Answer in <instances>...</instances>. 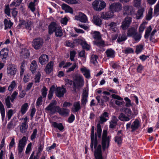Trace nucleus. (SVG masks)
<instances>
[{
	"label": "nucleus",
	"instance_id": "f257e3e1",
	"mask_svg": "<svg viewBox=\"0 0 159 159\" xmlns=\"http://www.w3.org/2000/svg\"><path fill=\"white\" fill-rule=\"evenodd\" d=\"M65 82L66 84H69L70 85L73 84L71 89L73 93H77L78 90H79L80 88L83 86L84 83V79L80 76L76 77L74 81L70 79H66Z\"/></svg>",
	"mask_w": 159,
	"mask_h": 159
},
{
	"label": "nucleus",
	"instance_id": "f03ea898",
	"mask_svg": "<svg viewBox=\"0 0 159 159\" xmlns=\"http://www.w3.org/2000/svg\"><path fill=\"white\" fill-rule=\"evenodd\" d=\"M61 27L55 22H51L48 26V33L50 35L54 32L56 37H61L63 35Z\"/></svg>",
	"mask_w": 159,
	"mask_h": 159
},
{
	"label": "nucleus",
	"instance_id": "7ed1b4c3",
	"mask_svg": "<svg viewBox=\"0 0 159 159\" xmlns=\"http://www.w3.org/2000/svg\"><path fill=\"white\" fill-rule=\"evenodd\" d=\"M107 130H104L103 131L102 141V145L103 151H105L106 148H108L109 146L110 138L109 136L107 137Z\"/></svg>",
	"mask_w": 159,
	"mask_h": 159
},
{
	"label": "nucleus",
	"instance_id": "20e7f679",
	"mask_svg": "<svg viewBox=\"0 0 159 159\" xmlns=\"http://www.w3.org/2000/svg\"><path fill=\"white\" fill-rule=\"evenodd\" d=\"M93 9L97 11H100L106 7V3L103 0H96L92 3Z\"/></svg>",
	"mask_w": 159,
	"mask_h": 159
},
{
	"label": "nucleus",
	"instance_id": "39448f33",
	"mask_svg": "<svg viewBox=\"0 0 159 159\" xmlns=\"http://www.w3.org/2000/svg\"><path fill=\"white\" fill-rule=\"evenodd\" d=\"M57 104V102L56 100H52L45 108V110L49 111L52 114H54L56 112H58L59 107L56 106Z\"/></svg>",
	"mask_w": 159,
	"mask_h": 159
},
{
	"label": "nucleus",
	"instance_id": "423d86ee",
	"mask_svg": "<svg viewBox=\"0 0 159 159\" xmlns=\"http://www.w3.org/2000/svg\"><path fill=\"white\" fill-rule=\"evenodd\" d=\"M132 21V18L127 16L122 21L120 28L124 30H126L129 26Z\"/></svg>",
	"mask_w": 159,
	"mask_h": 159
},
{
	"label": "nucleus",
	"instance_id": "0eeeda50",
	"mask_svg": "<svg viewBox=\"0 0 159 159\" xmlns=\"http://www.w3.org/2000/svg\"><path fill=\"white\" fill-rule=\"evenodd\" d=\"M27 139L26 137L24 136L19 141L18 146V153L21 154L26 144Z\"/></svg>",
	"mask_w": 159,
	"mask_h": 159
},
{
	"label": "nucleus",
	"instance_id": "6e6552de",
	"mask_svg": "<svg viewBox=\"0 0 159 159\" xmlns=\"http://www.w3.org/2000/svg\"><path fill=\"white\" fill-rule=\"evenodd\" d=\"M17 69L16 66L14 64H10L7 68V73L10 76H14L16 73Z\"/></svg>",
	"mask_w": 159,
	"mask_h": 159
},
{
	"label": "nucleus",
	"instance_id": "1a4fd4ad",
	"mask_svg": "<svg viewBox=\"0 0 159 159\" xmlns=\"http://www.w3.org/2000/svg\"><path fill=\"white\" fill-rule=\"evenodd\" d=\"M122 8L121 5L119 2L113 3L110 5L109 10L114 13L115 12H117L120 10Z\"/></svg>",
	"mask_w": 159,
	"mask_h": 159
},
{
	"label": "nucleus",
	"instance_id": "9d476101",
	"mask_svg": "<svg viewBox=\"0 0 159 159\" xmlns=\"http://www.w3.org/2000/svg\"><path fill=\"white\" fill-rule=\"evenodd\" d=\"M43 43V42L42 39L36 38L33 41L32 45L35 49H39L42 46Z\"/></svg>",
	"mask_w": 159,
	"mask_h": 159
},
{
	"label": "nucleus",
	"instance_id": "9b49d317",
	"mask_svg": "<svg viewBox=\"0 0 159 159\" xmlns=\"http://www.w3.org/2000/svg\"><path fill=\"white\" fill-rule=\"evenodd\" d=\"M94 154L95 159H103L102 155L101 146L100 144L98 145L94 152Z\"/></svg>",
	"mask_w": 159,
	"mask_h": 159
},
{
	"label": "nucleus",
	"instance_id": "f8f14e48",
	"mask_svg": "<svg viewBox=\"0 0 159 159\" xmlns=\"http://www.w3.org/2000/svg\"><path fill=\"white\" fill-rule=\"evenodd\" d=\"M9 51L7 48L2 49L0 52V56L4 62H6V61L8 57Z\"/></svg>",
	"mask_w": 159,
	"mask_h": 159
},
{
	"label": "nucleus",
	"instance_id": "ddd939ff",
	"mask_svg": "<svg viewBox=\"0 0 159 159\" xmlns=\"http://www.w3.org/2000/svg\"><path fill=\"white\" fill-rule=\"evenodd\" d=\"M114 13L110 10L107 12H103L101 14V17L104 20H108L113 17Z\"/></svg>",
	"mask_w": 159,
	"mask_h": 159
},
{
	"label": "nucleus",
	"instance_id": "4468645a",
	"mask_svg": "<svg viewBox=\"0 0 159 159\" xmlns=\"http://www.w3.org/2000/svg\"><path fill=\"white\" fill-rule=\"evenodd\" d=\"M66 92V88L63 87L57 88L56 90V96L59 98L63 97L64 94Z\"/></svg>",
	"mask_w": 159,
	"mask_h": 159
},
{
	"label": "nucleus",
	"instance_id": "2eb2a0df",
	"mask_svg": "<svg viewBox=\"0 0 159 159\" xmlns=\"http://www.w3.org/2000/svg\"><path fill=\"white\" fill-rule=\"evenodd\" d=\"M76 20H79L83 23H85L87 20V18L86 16L84 13L80 12L78 16L75 17Z\"/></svg>",
	"mask_w": 159,
	"mask_h": 159
},
{
	"label": "nucleus",
	"instance_id": "dca6fc26",
	"mask_svg": "<svg viewBox=\"0 0 159 159\" xmlns=\"http://www.w3.org/2000/svg\"><path fill=\"white\" fill-rule=\"evenodd\" d=\"M54 63L50 61L46 66L44 69L45 71L47 74H50L53 70Z\"/></svg>",
	"mask_w": 159,
	"mask_h": 159
},
{
	"label": "nucleus",
	"instance_id": "f3484780",
	"mask_svg": "<svg viewBox=\"0 0 159 159\" xmlns=\"http://www.w3.org/2000/svg\"><path fill=\"white\" fill-rule=\"evenodd\" d=\"M48 61V56L46 54H42L39 58V61L42 65L46 64Z\"/></svg>",
	"mask_w": 159,
	"mask_h": 159
},
{
	"label": "nucleus",
	"instance_id": "a211bd4d",
	"mask_svg": "<svg viewBox=\"0 0 159 159\" xmlns=\"http://www.w3.org/2000/svg\"><path fill=\"white\" fill-rule=\"evenodd\" d=\"M133 12V7L132 6H126L124 7V14L132 15Z\"/></svg>",
	"mask_w": 159,
	"mask_h": 159
},
{
	"label": "nucleus",
	"instance_id": "6ab92c4d",
	"mask_svg": "<svg viewBox=\"0 0 159 159\" xmlns=\"http://www.w3.org/2000/svg\"><path fill=\"white\" fill-rule=\"evenodd\" d=\"M139 126L140 122L139 120L137 119H136L131 125V128L132 129L131 131L134 132L137 129Z\"/></svg>",
	"mask_w": 159,
	"mask_h": 159
},
{
	"label": "nucleus",
	"instance_id": "aec40b11",
	"mask_svg": "<svg viewBox=\"0 0 159 159\" xmlns=\"http://www.w3.org/2000/svg\"><path fill=\"white\" fill-rule=\"evenodd\" d=\"M20 54V56L24 58L29 57L30 56V52L26 48L22 49Z\"/></svg>",
	"mask_w": 159,
	"mask_h": 159
},
{
	"label": "nucleus",
	"instance_id": "412c9836",
	"mask_svg": "<svg viewBox=\"0 0 159 159\" xmlns=\"http://www.w3.org/2000/svg\"><path fill=\"white\" fill-rule=\"evenodd\" d=\"M61 8L66 12H69L71 14L73 13L72 9L68 5L65 3L61 5Z\"/></svg>",
	"mask_w": 159,
	"mask_h": 159
},
{
	"label": "nucleus",
	"instance_id": "4be33fe9",
	"mask_svg": "<svg viewBox=\"0 0 159 159\" xmlns=\"http://www.w3.org/2000/svg\"><path fill=\"white\" fill-rule=\"evenodd\" d=\"M80 70L86 78L89 79L90 77V70H89L87 69L85 67H84L81 68Z\"/></svg>",
	"mask_w": 159,
	"mask_h": 159
},
{
	"label": "nucleus",
	"instance_id": "5701e85b",
	"mask_svg": "<svg viewBox=\"0 0 159 159\" xmlns=\"http://www.w3.org/2000/svg\"><path fill=\"white\" fill-rule=\"evenodd\" d=\"M70 110L66 108H61L59 107L58 112L61 116L66 115L69 114Z\"/></svg>",
	"mask_w": 159,
	"mask_h": 159
},
{
	"label": "nucleus",
	"instance_id": "b1692460",
	"mask_svg": "<svg viewBox=\"0 0 159 159\" xmlns=\"http://www.w3.org/2000/svg\"><path fill=\"white\" fill-rule=\"evenodd\" d=\"M136 34H137V30L134 27H131L128 30L127 35L129 37L133 36Z\"/></svg>",
	"mask_w": 159,
	"mask_h": 159
},
{
	"label": "nucleus",
	"instance_id": "393cba45",
	"mask_svg": "<svg viewBox=\"0 0 159 159\" xmlns=\"http://www.w3.org/2000/svg\"><path fill=\"white\" fill-rule=\"evenodd\" d=\"M91 144H90V147L92 151H93V145H94V148L95 149L97 148L98 146V140L97 139V134L96 133H95V138L94 139H93V144L92 145H91L92 143V141H91Z\"/></svg>",
	"mask_w": 159,
	"mask_h": 159
},
{
	"label": "nucleus",
	"instance_id": "a878e982",
	"mask_svg": "<svg viewBox=\"0 0 159 159\" xmlns=\"http://www.w3.org/2000/svg\"><path fill=\"white\" fill-rule=\"evenodd\" d=\"M93 21L94 23L97 26H100L102 24V20L98 16H93Z\"/></svg>",
	"mask_w": 159,
	"mask_h": 159
},
{
	"label": "nucleus",
	"instance_id": "bb28decb",
	"mask_svg": "<svg viewBox=\"0 0 159 159\" xmlns=\"http://www.w3.org/2000/svg\"><path fill=\"white\" fill-rule=\"evenodd\" d=\"M5 25V30H6L7 28H10L13 25V23L10 20L9 21L7 19H5L4 21Z\"/></svg>",
	"mask_w": 159,
	"mask_h": 159
},
{
	"label": "nucleus",
	"instance_id": "cd10ccee",
	"mask_svg": "<svg viewBox=\"0 0 159 159\" xmlns=\"http://www.w3.org/2000/svg\"><path fill=\"white\" fill-rule=\"evenodd\" d=\"M37 68L36 61L35 60H33L30 64V69L33 73L35 72L36 69Z\"/></svg>",
	"mask_w": 159,
	"mask_h": 159
},
{
	"label": "nucleus",
	"instance_id": "c85d7f7f",
	"mask_svg": "<svg viewBox=\"0 0 159 159\" xmlns=\"http://www.w3.org/2000/svg\"><path fill=\"white\" fill-rule=\"evenodd\" d=\"M52 125L55 128H57L60 131H62L64 127L61 123H58L53 122L52 123Z\"/></svg>",
	"mask_w": 159,
	"mask_h": 159
},
{
	"label": "nucleus",
	"instance_id": "c756f323",
	"mask_svg": "<svg viewBox=\"0 0 159 159\" xmlns=\"http://www.w3.org/2000/svg\"><path fill=\"white\" fill-rule=\"evenodd\" d=\"M73 107L74 108L72 109V111L74 112H78L81 108L79 102H75Z\"/></svg>",
	"mask_w": 159,
	"mask_h": 159
},
{
	"label": "nucleus",
	"instance_id": "7c9ffc66",
	"mask_svg": "<svg viewBox=\"0 0 159 159\" xmlns=\"http://www.w3.org/2000/svg\"><path fill=\"white\" fill-rule=\"evenodd\" d=\"M28 128V125L26 122H24L20 126V131L22 133H24Z\"/></svg>",
	"mask_w": 159,
	"mask_h": 159
},
{
	"label": "nucleus",
	"instance_id": "2f4dec72",
	"mask_svg": "<svg viewBox=\"0 0 159 159\" xmlns=\"http://www.w3.org/2000/svg\"><path fill=\"white\" fill-rule=\"evenodd\" d=\"M28 105L27 103H25L22 106L20 112L23 115L28 110Z\"/></svg>",
	"mask_w": 159,
	"mask_h": 159
},
{
	"label": "nucleus",
	"instance_id": "473e14b6",
	"mask_svg": "<svg viewBox=\"0 0 159 159\" xmlns=\"http://www.w3.org/2000/svg\"><path fill=\"white\" fill-rule=\"evenodd\" d=\"M94 44L99 47H104L105 44L104 42L101 40H97L93 42Z\"/></svg>",
	"mask_w": 159,
	"mask_h": 159
},
{
	"label": "nucleus",
	"instance_id": "72a5a7b5",
	"mask_svg": "<svg viewBox=\"0 0 159 159\" xmlns=\"http://www.w3.org/2000/svg\"><path fill=\"white\" fill-rule=\"evenodd\" d=\"M114 119H113L110 122L109 127L110 128H114L117 125V119L115 116H114Z\"/></svg>",
	"mask_w": 159,
	"mask_h": 159
},
{
	"label": "nucleus",
	"instance_id": "f704fd0d",
	"mask_svg": "<svg viewBox=\"0 0 159 159\" xmlns=\"http://www.w3.org/2000/svg\"><path fill=\"white\" fill-rule=\"evenodd\" d=\"M105 53L108 57H113L115 54V52L111 49L107 50Z\"/></svg>",
	"mask_w": 159,
	"mask_h": 159
},
{
	"label": "nucleus",
	"instance_id": "c9c22d12",
	"mask_svg": "<svg viewBox=\"0 0 159 159\" xmlns=\"http://www.w3.org/2000/svg\"><path fill=\"white\" fill-rule=\"evenodd\" d=\"M144 11V9L143 8H142L138 10L137 15V19H139L141 17H143Z\"/></svg>",
	"mask_w": 159,
	"mask_h": 159
},
{
	"label": "nucleus",
	"instance_id": "e433bc0d",
	"mask_svg": "<svg viewBox=\"0 0 159 159\" xmlns=\"http://www.w3.org/2000/svg\"><path fill=\"white\" fill-rule=\"evenodd\" d=\"M93 37L95 39L97 40H101V36L99 32L94 31L93 33Z\"/></svg>",
	"mask_w": 159,
	"mask_h": 159
},
{
	"label": "nucleus",
	"instance_id": "4c0bfd02",
	"mask_svg": "<svg viewBox=\"0 0 159 159\" xmlns=\"http://www.w3.org/2000/svg\"><path fill=\"white\" fill-rule=\"evenodd\" d=\"M119 119L122 121H127L130 120L129 118L126 116L123 113H121L118 117Z\"/></svg>",
	"mask_w": 159,
	"mask_h": 159
},
{
	"label": "nucleus",
	"instance_id": "58836bf2",
	"mask_svg": "<svg viewBox=\"0 0 159 159\" xmlns=\"http://www.w3.org/2000/svg\"><path fill=\"white\" fill-rule=\"evenodd\" d=\"M102 129L101 128V126L100 123L97 125V135L99 139H100L101 137Z\"/></svg>",
	"mask_w": 159,
	"mask_h": 159
},
{
	"label": "nucleus",
	"instance_id": "ea45409f",
	"mask_svg": "<svg viewBox=\"0 0 159 159\" xmlns=\"http://www.w3.org/2000/svg\"><path fill=\"white\" fill-rule=\"evenodd\" d=\"M23 0H14L10 5V7L15 6L16 7L19 6Z\"/></svg>",
	"mask_w": 159,
	"mask_h": 159
},
{
	"label": "nucleus",
	"instance_id": "a19ab883",
	"mask_svg": "<svg viewBox=\"0 0 159 159\" xmlns=\"http://www.w3.org/2000/svg\"><path fill=\"white\" fill-rule=\"evenodd\" d=\"M152 30V28L151 26H149L147 28L146 30L145 34L144 37L145 39H148L149 35V34Z\"/></svg>",
	"mask_w": 159,
	"mask_h": 159
},
{
	"label": "nucleus",
	"instance_id": "79ce46f5",
	"mask_svg": "<svg viewBox=\"0 0 159 159\" xmlns=\"http://www.w3.org/2000/svg\"><path fill=\"white\" fill-rule=\"evenodd\" d=\"M6 105L7 108H10L11 107V104L10 101V97L8 96L5 99Z\"/></svg>",
	"mask_w": 159,
	"mask_h": 159
},
{
	"label": "nucleus",
	"instance_id": "37998d69",
	"mask_svg": "<svg viewBox=\"0 0 159 159\" xmlns=\"http://www.w3.org/2000/svg\"><path fill=\"white\" fill-rule=\"evenodd\" d=\"M110 26V30L115 32L116 31V23L112 22L109 25Z\"/></svg>",
	"mask_w": 159,
	"mask_h": 159
},
{
	"label": "nucleus",
	"instance_id": "c03bdc74",
	"mask_svg": "<svg viewBox=\"0 0 159 159\" xmlns=\"http://www.w3.org/2000/svg\"><path fill=\"white\" fill-rule=\"evenodd\" d=\"M4 13L8 16H10L11 9L9 4L6 5L4 9Z\"/></svg>",
	"mask_w": 159,
	"mask_h": 159
},
{
	"label": "nucleus",
	"instance_id": "a18cd8bd",
	"mask_svg": "<svg viewBox=\"0 0 159 159\" xmlns=\"http://www.w3.org/2000/svg\"><path fill=\"white\" fill-rule=\"evenodd\" d=\"M84 49H86L88 50L89 49L90 46L87 43L86 41H84L83 40L80 44Z\"/></svg>",
	"mask_w": 159,
	"mask_h": 159
},
{
	"label": "nucleus",
	"instance_id": "49530a36",
	"mask_svg": "<svg viewBox=\"0 0 159 159\" xmlns=\"http://www.w3.org/2000/svg\"><path fill=\"white\" fill-rule=\"evenodd\" d=\"M143 45H139L136 46L135 52L138 54L140 53L143 50Z\"/></svg>",
	"mask_w": 159,
	"mask_h": 159
},
{
	"label": "nucleus",
	"instance_id": "de8ad7c7",
	"mask_svg": "<svg viewBox=\"0 0 159 159\" xmlns=\"http://www.w3.org/2000/svg\"><path fill=\"white\" fill-rule=\"evenodd\" d=\"M152 9L150 8L148 12V14L146 16V20H150L152 17Z\"/></svg>",
	"mask_w": 159,
	"mask_h": 159
},
{
	"label": "nucleus",
	"instance_id": "09e8293b",
	"mask_svg": "<svg viewBox=\"0 0 159 159\" xmlns=\"http://www.w3.org/2000/svg\"><path fill=\"white\" fill-rule=\"evenodd\" d=\"M35 5L34 2H31L28 5V7L32 12H34L35 10Z\"/></svg>",
	"mask_w": 159,
	"mask_h": 159
},
{
	"label": "nucleus",
	"instance_id": "8fccbe9b",
	"mask_svg": "<svg viewBox=\"0 0 159 159\" xmlns=\"http://www.w3.org/2000/svg\"><path fill=\"white\" fill-rule=\"evenodd\" d=\"M122 110L123 112L126 114L128 116H129L132 113V111L129 108L124 107L123 108Z\"/></svg>",
	"mask_w": 159,
	"mask_h": 159
},
{
	"label": "nucleus",
	"instance_id": "3c124183",
	"mask_svg": "<svg viewBox=\"0 0 159 159\" xmlns=\"http://www.w3.org/2000/svg\"><path fill=\"white\" fill-rule=\"evenodd\" d=\"M98 58V57L97 55H92L91 57L90 61L93 64H95L96 63H97V60Z\"/></svg>",
	"mask_w": 159,
	"mask_h": 159
},
{
	"label": "nucleus",
	"instance_id": "603ef678",
	"mask_svg": "<svg viewBox=\"0 0 159 159\" xmlns=\"http://www.w3.org/2000/svg\"><path fill=\"white\" fill-rule=\"evenodd\" d=\"M124 100L126 101L125 106L126 107H129L132 106L131 103V101L128 97H125Z\"/></svg>",
	"mask_w": 159,
	"mask_h": 159
},
{
	"label": "nucleus",
	"instance_id": "864d4df0",
	"mask_svg": "<svg viewBox=\"0 0 159 159\" xmlns=\"http://www.w3.org/2000/svg\"><path fill=\"white\" fill-rule=\"evenodd\" d=\"M16 84L15 81H13L11 82L10 85L9 86L8 90L10 91H12L15 88Z\"/></svg>",
	"mask_w": 159,
	"mask_h": 159
},
{
	"label": "nucleus",
	"instance_id": "5fc2aeb1",
	"mask_svg": "<svg viewBox=\"0 0 159 159\" xmlns=\"http://www.w3.org/2000/svg\"><path fill=\"white\" fill-rule=\"evenodd\" d=\"M48 91L47 89L45 86H43V88L41 90L42 95L43 98L46 97L47 91Z\"/></svg>",
	"mask_w": 159,
	"mask_h": 159
},
{
	"label": "nucleus",
	"instance_id": "6e6d98bb",
	"mask_svg": "<svg viewBox=\"0 0 159 159\" xmlns=\"http://www.w3.org/2000/svg\"><path fill=\"white\" fill-rule=\"evenodd\" d=\"M127 39L125 35H119L117 39V41L118 43L124 41Z\"/></svg>",
	"mask_w": 159,
	"mask_h": 159
},
{
	"label": "nucleus",
	"instance_id": "4d7b16f0",
	"mask_svg": "<svg viewBox=\"0 0 159 159\" xmlns=\"http://www.w3.org/2000/svg\"><path fill=\"white\" fill-rule=\"evenodd\" d=\"M26 21L23 20L22 19H20L19 22V24H18V25L17 26V28L18 29H20L21 28L22 25H24L25 24Z\"/></svg>",
	"mask_w": 159,
	"mask_h": 159
},
{
	"label": "nucleus",
	"instance_id": "13d9d810",
	"mask_svg": "<svg viewBox=\"0 0 159 159\" xmlns=\"http://www.w3.org/2000/svg\"><path fill=\"white\" fill-rule=\"evenodd\" d=\"M154 14L156 16L159 15V4H157L154 11Z\"/></svg>",
	"mask_w": 159,
	"mask_h": 159
},
{
	"label": "nucleus",
	"instance_id": "bf43d9fd",
	"mask_svg": "<svg viewBox=\"0 0 159 159\" xmlns=\"http://www.w3.org/2000/svg\"><path fill=\"white\" fill-rule=\"evenodd\" d=\"M25 61H23L21 63V65L20 66V75H23V73L24 71V68L25 67Z\"/></svg>",
	"mask_w": 159,
	"mask_h": 159
},
{
	"label": "nucleus",
	"instance_id": "052dcab7",
	"mask_svg": "<svg viewBox=\"0 0 159 159\" xmlns=\"http://www.w3.org/2000/svg\"><path fill=\"white\" fill-rule=\"evenodd\" d=\"M115 141L118 144H120L122 143V139L121 136H116L115 138Z\"/></svg>",
	"mask_w": 159,
	"mask_h": 159
},
{
	"label": "nucleus",
	"instance_id": "680f3d73",
	"mask_svg": "<svg viewBox=\"0 0 159 159\" xmlns=\"http://www.w3.org/2000/svg\"><path fill=\"white\" fill-rule=\"evenodd\" d=\"M31 21H28L27 22H26L25 24V28L26 29L30 30L31 29Z\"/></svg>",
	"mask_w": 159,
	"mask_h": 159
},
{
	"label": "nucleus",
	"instance_id": "e2e57ef3",
	"mask_svg": "<svg viewBox=\"0 0 159 159\" xmlns=\"http://www.w3.org/2000/svg\"><path fill=\"white\" fill-rule=\"evenodd\" d=\"M88 87H87L83 89L82 96L88 97Z\"/></svg>",
	"mask_w": 159,
	"mask_h": 159
},
{
	"label": "nucleus",
	"instance_id": "0e129e2a",
	"mask_svg": "<svg viewBox=\"0 0 159 159\" xmlns=\"http://www.w3.org/2000/svg\"><path fill=\"white\" fill-rule=\"evenodd\" d=\"M76 54V52L75 51H72L70 52V59L71 61H74V58Z\"/></svg>",
	"mask_w": 159,
	"mask_h": 159
},
{
	"label": "nucleus",
	"instance_id": "69168bd1",
	"mask_svg": "<svg viewBox=\"0 0 159 159\" xmlns=\"http://www.w3.org/2000/svg\"><path fill=\"white\" fill-rule=\"evenodd\" d=\"M96 99L98 101V103H101V105L103 106H105V105L104 103V101L102 99H101L100 100V97L99 96H97L96 97Z\"/></svg>",
	"mask_w": 159,
	"mask_h": 159
},
{
	"label": "nucleus",
	"instance_id": "338daca9",
	"mask_svg": "<svg viewBox=\"0 0 159 159\" xmlns=\"http://www.w3.org/2000/svg\"><path fill=\"white\" fill-rule=\"evenodd\" d=\"M37 133V129H34L33 133L31 136V139L33 140L36 138V136Z\"/></svg>",
	"mask_w": 159,
	"mask_h": 159
},
{
	"label": "nucleus",
	"instance_id": "774afa93",
	"mask_svg": "<svg viewBox=\"0 0 159 159\" xmlns=\"http://www.w3.org/2000/svg\"><path fill=\"white\" fill-rule=\"evenodd\" d=\"M124 52L125 54L133 53L134 50L130 48H127L124 51Z\"/></svg>",
	"mask_w": 159,
	"mask_h": 159
}]
</instances>
